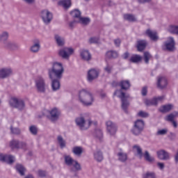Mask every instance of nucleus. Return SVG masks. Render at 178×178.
<instances>
[{
	"instance_id": "0e129e2a",
	"label": "nucleus",
	"mask_w": 178,
	"mask_h": 178,
	"mask_svg": "<svg viewBox=\"0 0 178 178\" xmlns=\"http://www.w3.org/2000/svg\"><path fill=\"white\" fill-rule=\"evenodd\" d=\"M152 0H138V3H148Z\"/></svg>"
},
{
	"instance_id": "6e6d98bb",
	"label": "nucleus",
	"mask_w": 178,
	"mask_h": 178,
	"mask_svg": "<svg viewBox=\"0 0 178 178\" xmlns=\"http://www.w3.org/2000/svg\"><path fill=\"white\" fill-rule=\"evenodd\" d=\"M168 134V130L166 129H160L156 132V136H165Z\"/></svg>"
},
{
	"instance_id": "4d7b16f0",
	"label": "nucleus",
	"mask_w": 178,
	"mask_h": 178,
	"mask_svg": "<svg viewBox=\"0 0 178 178\" xmlns=\"http://www.w3.org/2000/svg\"><path fill=\"white\" fill-rule=\"evenodd\" d=\"M38 175L40 177H45V176H47V172L42 170H39L38 171Z\"/></svg>"
},
{
	"instance_id": "f257e3e1",
	"label": "nucleus",
	"mask_w": 178,
	"mask_h": 178,
	"mask_svg": "<svg viewBox=\"0 0 178 178\" xmlns=\"http://www.w3.org/2000/svg\"><path fill=\"white\" fill-rule=\"evenodd\" d=\"M65 68L60 63H54L51 68L48 70L49 79L51 80V88L53 91H58L60 88V82L59 81L63 76Z\"/></svg>"
},
{
	"instance_id": "f704fd0d",
	"label": "nucleus",
	"mask_w": 178,
	"mask_h": 178,
	"mask_svg": "<svg viewBox=\"0 0 178 178\" xmlns=\"http://www.w3.org/2000/svg\"><path fill=\"white\" fill-rule=\"evenodd\" d=\"M118 54L116 51H108L106 54V58L108 59H115L118 58Z\"/></svg>"
},
{
	"instance_id": "338daca9",
	"label": "nucleus",
	"mask_w": 178,
	"mask_h": 178,
	"mask_svg": "<svg viewBox=\"0 0 178 178\" xmlns=\"http://www.w3.org/2000/svg\"><path fill=\"white\" fill-rule=\"evenodd\" d=\"M74 23H76L75 20L70 22L69 26H70V29H73V27H74Z\"/></svg>"
},
{
	"instance_id": "37998d69",
	"label": "nucleus",
	"mask_w": 178,
	"mask_h": 178,
	"mask_svg": "<svg viewBox=\"0 0 178 178\" xmlns=\"http://www.w3.org/2000/svg\"><path fill=\"white\" fill-rule=\"evenodd\" d=\"M104 70L106 73H108V74H111V73H112V71L113 70V65H112L109 63H107Z\"/></svg>"
},
{
	"instance_id": "6ab92c4d",
	"label": "nucleus",
	"mask_w": 178,
	"mask_h": 178,
	"mask_svg": "<svg viewBox=\"0 0 178 178\" xmlns=\"http://www.w3.org/2000/svg\"><path fill=\"white\" fill-rule=\"evenodd\" d=\"M81 58L83 60H86V62H90L92 59L91 53L88 50H82L80 52Z\"/></svg>"
},
{
	"instance_id": "f8f14e48",
	"label": "nucleus",
	"mask_w": 178,
	"mask_h": 178,
	"mask_svg": "<svg viewBox=\"0 0 178 178\" xmlns=\"http://www.w3.org/2000/svg\"><path fill=\"white\" fill-rule=\"evenodd\" d=\"M3 48L5 49H8V51H18L19 47L17 43L13 42L12 40H8L4 44H3Z\"/></svg>"
},
{
	"instance_id": "bb28decb",
	"label": "nucleus",
	"mask_w": 178,
	"mask_h": 178,
	"mask_svg": "<svg viewBox=\"0 0 178 178\" xmlns=\"http://www.w3.org/2000/svg\"><path fill=\"white\" fill-rule=\"evenodd\" d=\"M54 40L58 47H63L65 45V38L62 36L56 34L54 35Z\"/></svg>"
},
{
	"instance_id": "7c9ffc66",
	"label": "nucleus",
	"mask_w": 178,
	"mask_h": 178,
	"mask_svg": "<svg viewBox=\"0 0 178 178\" xmlns=\"http://www.w3.org/2000/svg\"><path fill=\"white\" fill-rule=\"evenodd\" d=\"M57 143L61 149H63V148H66V140L63 139V137H62V136L59 135L57 136Z\"/></svg>"
},
{
	"instance_id": "473e14b6",
	"label": "nucleus",
	"mask_w": 178,
	"mask_h": 178,
	"mask_svg": "<svg viewBox=\"0 0 178 178\" xmlns=\"http://www.w3.org/2000/svg\"><path fill=\"white\" fill-rule=\"evenodd\" d=\"M145 122L143 121V120H137L135 122L134 126L135 127H137L139 130H141L142 131L144 130V126H145Z\"/></svg>"
},
{
	"instance_id": "dca6fc26",
	"label": "nucleus",
	"mask_w": 178,
	"mask_h": 178,
	"mask_svg": "<svg viewBox=\"0 0 178 178\" xmlns=\"http://www.w3.org/2000/svg\"><path fill=\"white\" fill-rule=\"evenodd\" d=\"M41 48V44L40 42V40L36 39L33 40V44L30 47V51L33 54H37L40 51Z\"/></svg>"
},
{
	"instance_id": "a878e982",
	"label": "nucleus",
	"mask_w": 178,
	"mask_h": 178,
	"mask_svg": "<svg viewBox=\"0 0 178 178\" xmlns=\"http://www.w3.org/2000/svg\"><path fill=\"white\" fill-rule=\"evenodd\" d=\"M117 156L118 161H120V162H122L123 163H124V162H126L128 159L127 154L122 151L117 153Z\"/></svg>"
},
{
	"instance_id": "c03bdc74",
	"label": "nucleus",
	"mask_w": 178,
	"mask_h": 178,
	"mask_svg": "<svg viewBox=\"0 0 178 178\" xmlns=\"http://www.w3.org/2000/svg\"><path fill=\"white\" fill-rule=\"evenodd\" d=\"M169 33L178 35V26L171 25L168 29Z\"/></svg>"
},
{
	"instance_id": "58836bf2",
	"label": "nucleus",
	"mask_w": 178,
	"mask_h": 178,
	"mask_svg": "<svg viewBox=\"0 0 178 178\" xmlns=\"http://www.w3.org/2000/svg\"><path fill=\"white\" fill-rule=\"evenodd\" d=\"M91 22V19H90L89 17H80L79 19L78 23H81V24H83V26H88V24H90V22Z\"/></svg>"
},
{
	"instance_id": "a18cd8bd",
	"label": "nucleus",
	"mask_w": 178,
	"mask_h": 178,
	"mask_svg": "<svg viewBox=\"0 0 178 178\" xmlns=\"http://www.w3.org/2000/svg\"><path fill=\"white\" fill-rule=\"evenodd\" d=\"M144 158L147 162H154L155 161V159L149 155L148 151L145 152Z\"/></svg>"
},
{
	"instance_id": "a19ab883",
	"label": "nucleus",
	"mask_w": 178,
	"mask_h": 178,
	"mask_svg": "<svg viewBox=\"0 0 178 178\" xmlns=\"http://www.w3.org/2000/svg\"><path fill=\"white\" fill-rule=\"evenodd\" d=\"M19 140H13L10 142V147L12 149H19Z\"/></svg>"
},
{
	"instance_id": "49530a36",
	"label": "nucleus",
	"mask_w": 178,
	"mask_h": 178,
	"mask_svg": "<svg viewBox=\"0 0 178 178\" xmlns=\"http://www.w3.org/2000/svg\"><path fill=\"white\" fill-rule=\"evenodd\" d=\"M134 151H136L137 154L141 158L143 156V149L139 145H135L133 146Z\"/></svg>"
},
{
	"instance_id": "603ef678",
	"label": "nucleus",
	"mask_w": 178,
	"mask_h": 178,
	"mask_svg": "<svg viewBox=\"0 0 178 178\" xmlns=\"http://www.w3.org/2000/svg\"><path fill=\"white\" fill-rule=\"evenodd\" d=\"M89 44H98L99 42V37H92L90 38L88 40Z\"/></svg>"
},
{
	"instance_id": "b1692460",
	"label": "nucleus",
	"mask_w": 178,
	"mask_h": 178,
	"mask_svg": "<svg viewBox=\"0 0 178 178\" xmlns=\"http://www.w3.org/2000/svg\"><path fill=\"white\" fill-rule=\"evenodd\" d=\"M84 152V149L81 146H75L72 148V153L76 156H81L83 153Z\"/></svg>"
},
{
	"instance_id": "a211bd4d",
	"label": "nucleus",
	"mask_w": 178,
	"mask_h": 178,
	"mask_svg": "<svg viewBox=\"0 0 178 178\" xmlns=\"http://www.w3.org/2000/svg\"><path fill=\"white\" fill-rule=\"evenodd\" d=\"M164 45L167 51H170V52L175 51V39H173V38H170L169 40L165 42Z\"/></svg>"
},
{
	"instance_id": "20e7f679",
	"label": "nucleus",
	"mask_w": 178,
	"mask_h": 178,
	"mask_svg": "<svg viewBox=\"0 0 178 178\" xmlns=\"http://www.w3.org/2000/svg\"><path fill=\"white\" fill-rule=\"evenodd\" d=\"M75 122L76 123V126H79L81 130H87V129H88L92 123L91 120L88 118V115L87 114L78 117L75 120Z\"/></svg>"
},
{
	"instance_id": "aec40b11",
	"label": "nucleus",
	"mask_w": 178,
	"mask_h": 178,
	"mask_svg": "<svg viewBox=\"0 0 178 178\" xmlns=\"http://www.w3.org/2000/svg\"><path fill=\"white\" fill-rule=\"evenodd\" d=\"M165 98L164 96H161L159 97H154L152 99L150 100H146L145 104L147 105V106H150L151 105H154V106H156L158 105L159 101H162Z\"/></svg>"
},
{
	"instance_id": "69168bd1",
	"label": "nucleus",
	"mask_w": 178,
	"mask_h": 178,
	"mask_svg": "<svg viewBox=\"0 0 178 178\" xmlns=\"http://www.w3.org/2000/svg\"><path fill=\"white\" fill-rule=\"evenodd\" d=\"M170 123H172L174 129H177V122H176L175 120L174 121H171L170 122Z\"/></svg>"
},
{
	"instance_id": "39448f33",
	"label": "nucleus",
	"mask_w": 178,
	"mask_h": 178,
	"mask_svg": "<svg viewBox=\"0 0 178 178\" xmlns=\"http://www.w3.org/2000/svg\"><path fill=\"white\" fill-rule=\"evenodd\" d=\"M35 87L37 92L40 94H45L47 92V83L45 78L41 76H38L35 79Z\"/></svg>"
},
{
	"instance_id": "ddd939ff",
	"label": "nucleus",
	"mask_w": 178,
	"mask_h": 178,
	"mask_svg": "<svg viewBox=\"0 0 178 178\" xmlns=\"http://www.w3.org/2000/svg\"><path fill=\"white\" fill-rule=\"evenodd\" d=\"M157 158L161 161H169L170 159V154L165 149H160L156 152Z\"/></svg>"
},
{
	"instance_id": "5fc2aeb1",
	"label": "nucleus",
	"mask_w": 178,
	"mask_h": 178,
	"mask_svg": "<svg viewBox=\"0 0 178 178\" xmlns=\"http://www.w3.org/2000/svg\"><path fill=\"white\" fill-rule=\"evenodd\" d=\"M168 137L171 141H175V140H176V138L177 137V135L175 132H170Z\"/></svg>"
},
{
	"instance_id": "09e8293b",
	"label": "nucleus",
	"mask_w": 178,
	"mask_h": 178,
	"mask_svg": "<svg viewBox=\"0 0 178 178\" xmlns=\"http://www.w3.org/2000/svg\"><path fill=\"white\" fill-rule=\"evenodd\" d=\"M143 178H156V175L154 172H147L143 175Z\"/></svg>"
},
{
	"instance_id": "1a4fd4ad",
	"label": "nucleus",
	"mask_w": 178,
	"mask_h": 178,
	"mask_svg": "<svg viewBox=\"0 0 178 178\" xmlns=\"http://www.w3.org/2000/svg\"><path fill=\"white\" fill-rule=\"evenodd\" d=\"M74 52L72 48L69 47H63L58 51V56H60L63 59H66L69 60L70 58V55H72Z\"/></svg>"
},
{
	"instance_id": "052dcab7",
	"label": "nucleus",
	"mask_w": 178,
	"mask_h": 178,
	"mask_svg": "<svg viewBox=\"0 0 178 178\" xmlns=\"http://www.w3.org/2000/svg\"><path fill=\"white\" fill-rule=\"evenodd\" d=\"M23 2L27 3L28 5H33V3H35V0H22Z\"/></svg>"
},
{
	"instance_id": "3c124183",
	"label": "nucleus",
	"mask_w": 178,
	"mask_h": 178,
	"mask_svg": "<svg viewBox=\"0 0 178 178\" xmlns=\"http://www.w3.org/2000/svg\"><path fill=\"white\" fill-rule=\"evenodd\" d=\"M94 136L96 138H98V140H102V131H101V129H96L95 131Z\"/></svg>"
},
{
	"instance_id": "423d86ee",
	"label": "nucleus",
	"mask_w": 178,
	"mask_h": 178,
	"mask_svg": "<svg viewBox=\"0 0 178 178\" xmlns=\"http://www.w3.org/2000/svg\"><path fill=\"white\" fill-rule=\"evenodd\" d=\"M65 163L67 166H73L74 168H71V172H80L81 170V165L79 161L73 159L70 155L64 156Z\"/></svg>"
},
{
	"instance_id": "72a5a7b5",
	"label": "nucleus",
	"mask_w": 178,
	"mask_h": 178,
	"mask_svg": "<svg viewBox=\"0 0 178 178\" xmlns=\"http://www.w3.org/2000/svg\"><path fill=\"white\" fill-rule=\"evenodd\" d=\"M173 108V105L172 104H167L161 106V108L159 109L160 112L161 113H166L167 112H170L172 111V108Z\"/></svg>"
},
{
	"instance_id": "864d4df0",
	"label": "nucleus",
	"mask_w": 178,
	"mask_h": 178,
	"mask_svg": "<svg viewBox=\"0 0 178 178\" xmlns=\"http://www.w3.org/2000/svg\"><path fill=\"white\" fill-rule=\"evenodd\" d=\"M27 148V143L24 141L19 142V149H26Z\"/></svg>"
},
{
	"instance_id": "412c9836",
	"label": "nucleus",
	"mask_w": 178,
	"mask_h": 178,
	"mask_svg": "<svg viewBox=\"0 0 178 178\" xmlns=\"http://www.w3.org/2000/svg\"><path fill=\"white\" fill-rule=\"evenodd\" d=\"M146 35L152 40V41H158V33L155 31H151V29L146 30Z\"/></svg>"
},
{
	"instance_id": "4be33fe9",
	"label": "nucleus",
	"mask_w": 178,
	"mask_h": 178,
	"mask_svg": "<svg viewBox=\"0 0 178 178\" xmlns=\"http://www.w3.org/2000/svg\"><path fill=\"white\" fill-rule=\"evenodd\" d=\"M15 169H16L17 173H19V175H20V176L26 175V172L27 170L26 169V167L24 166L23 165H22L20 163H17L15 165Z\"/></svg>"
},
{
	"instance_id": "c9c22d12",
	"label": "nucleus",
	"mask_w": 178,
	"mask_h": 178,
	"mask_svg": "<svg viewBox=\"0 0 178 178\" xmlns=\"http://www.w3.org/2000/svg\"><path fill=\"white\" fill-rule=\"evenodd\" d=\"M124 20H127V22H130L131 23H134V22H137V19L136 18V17L131 14L124 15Z\"/></svg>"
},
{
	"instance_id": "393cba45",
	"label": "nucleus",
	"mask_w": 178,
	"mask_h": 178,
	"mask_svg": "<svg viewBox=\"0 0 178 178\" xmlns=\"http://www.w3.org/2000/svg\"><path fill=\"white\" fill-rule=\"evenodd\" d=\"M9 40V33L8 31H3L0 33V42L3 44V45L6 43Z\"/></svg>"
},
{
	"instance_id": "2f4dec72",
	"label": "nucleus",
	"mask_w": 178,
	"mask_h": 178,
	"mask_svg": "<svg viewBox=\"0 0 178 178\" xmlns=\"http://www.w3.org/2000/svg\"><path fill=\"white\" fill-rule=\"evenodd\" d=\"M143 60V57L138 54H135L131 57L129 62L132 63H138Z\"/></svg>"
},
{
	"instance_id": "79ce46f5",
	"label": "nucleus",
	"mask_w": 178,
	"mask_h": 178,
	"mask_svg": "<svg viewBox=\"0 0 178 178\" xmlns=\"http://www.w3.org/2000/svg\"><path fill=\"white\" fill-rule=\"evenodd\" d=\"M151 58H152V56L151 55V54H149V52H148V51L144 52L143 59L145 60V63L148 65L149 63V59H151Z\"/></svg>"
},
{
	"instance_id": "c756f323",
	"label": "nucleus",
	"mask_w": 178,
	"mask_h": 178,
	"mask_svg": "<svg viewBox=\"0 0 178 178\" xmlns=\"http://www.w3.org/2000/svg\"><path fill=\"white\" fill-rule=\"evenodd\" d=\"M146 47H147V41L145 40L138 41L137 48L139 52H143V51L145 49Z\"/></svg>"
},
{
	"instance_id": "ea45409f",
	"label": "nucleus",
	"mask_w": 178,
	"mask_h": 178,
	"mask_svg": "<svg viewBox=\"0 0 178 178\" xmlns=\"http://www.w3.org/2000/svg\"><path fill=\"white\" fill-rule=\"evenodd\" d=\"M11 134H15V136H20L22 134V130L17 127H13L11 126L10 128Z\"/></svg>"
},
{
	"instance_id": "de8ad7c7",
	"label": "nucleus",
	"mask_w": 178,
	"mask_h": 178,
	"mask_svg": "<svg viewBox=\"0 0 178 178\" xmlns=\"http://www.w3.org/2000/svg\"><path fill=\"white\" fill-rule=\"evenodd\" d=\"M29 131L33 136H37L38 134V128L35 125L29 127Z\"/></svg>"
},
{
	"instance_id": "bf43d9fd",
	"label": "nucleus",
	"mask_w": 178,
	"mask_h": 178,
	"mask_svg": "<svg viewBox=\"0 0 178 178\" xmlns=\"http://www.w3.org/2000/svg\"><path fill=\"white\" fill-rule=\"evenodd\" d=\"M121 42H122V41L119 38L114 40V44L115 45V47H120Z\"/></svg>"
},
{
	"instance_id": "0eeeda50",
	"label": "nucleus",
	"mask_w": 178,
	"mask_h": 178,
	"mask_svg": "<svg viewBox=\"0 0 178 178\" xmlns=\"http://www.w3.org/2000/svg\"><path fill=\"white\" fill-rule=\"evenodd\" d=\"M9 104L12 108H15L18 111H24L26 108V102L22 99H17L16 97H12L9 100Z\"/></svg>"
},
{
	"instance_id": "9d476101",
	"label": "nucleus",
	"mask_w": 178,
	"mask_h": 178,
	"mask_svg": "<svg viewBox=\"0 0 178 178\" xmlns=\"http://www.w3.org/2000/svg\"><path fill=\"white\" fill-rule=\"evenodd\" d=\"M106 126L107 133H108L110 136H115V134H116L118 131V124L111 120H108L106 122Z\"/></svg>"
},
{
	"instance_id": "2eb2a0df",
	"label": "nucleus",
	"mask_w": 178,
	"mask_h": 178,
	"mask_svg": "<svg viewBox=\"0 0 178 178\" xmlns=\"http://www.w3.org/2000/svg\"><path fill=\"white\" fill-rule=\"evenodd\" d=\"M168 86V79L165 76H159L157 79V87L160 90H163Z\"/></svg>"
},
{
	"instance_id": "f3484780",
	"label": "nucleus",
	"mask_w": 178,
	"mask_h": 178,
	"mask_svg": "<svg viewBox=\"0 0 178 178\" xmlns=\"http://www.w3.org/2000/svg\"><path fill=\"white\" fill-rule=\"evenodd\" d=\"M99 73L95 69H91L88 72V81H92L95 79L98 78Z\"/></svg>"
},
{
	"instance_id": "5701e85b",
	"label": "nucleus",
	"mask_w": 178,
	"mask_h": 178,
	"mask_svg": "<svg viewBox=\"0 0 178 178\" xmlns=\"http://www.w3.org/2000/svg\"><path fill=\"white\" fill-rule=\"evenodd\" d=\"M49 113L51 115L50 119L51 122H55L59 118V111L57 108H53L51 111H49Z\"/></svg>"
},
{
	"instance_id": "774afa93",
	"label": "nucleus",
	"mask_w": 178,
	"mask_h": 178,
	"mask_svg": "<svg viewBox=\"0 0 178 178\" xmlns=\"http://www.w3.org/2000/svg\"><path fill=\"white\" fill-rule=\"evenodd\" d=\"M175 161L176 163H178V150L175 156Z\"/></svg>"
},
{
	"instance_id": "4468645a",
	"label": "nucleus",
	"mask_w": 178,
	"mask_h": 178,
	"mask_svg": "<svg viewBox=\"0 0 178 178\" xmlns=\"http://www.w3.org/2000/svg\"><path fill=\"white\" fill-rule=\"evenodd\" d=\"M12 74H13V70L11 68L6 67L0 69V79H8Z\"/></svg>"
},
{
	"instance_id": "680f3d73",
	"label": "nucleus",
	"mask_w": 178,
	"mask_h": 178,
	"mask_svg": "<svg viewBox=\"0 0 178 178\" xmlns=\"http://www.w3.org/2000/svg\"><path fill=\"white\" fill-rule=\"evenodd\" d=\"M147 92L148 90H147V86L143 87L142 89V95H143V97H145V95H147Z\"/></svg>"
},
{
	"instance_id": "e433bc0d",
	"label": "nucleus",
	"mask_w": 178,
	"mask_h": 178,
	"mask_svg": "<svg viewBox=\"0 0 178 178\" xmlns=\"http://www.w3.org/2000/svg\"><path fill=\"white\" fill-rule=\"evenodd\" d=\"M70 15L74 19H79V20L81 17V12L77 9L71 11Z\"/></svg>"
},
{
	"instance_id": "c85d7f7f",
	"label": "nucleus",
	"mask_w": 178,
	"mask_h": 178,
	"mask_svg": "<svg viewBox=\"0 0 178 178\" xmlns=\"http://www.w3.org/2000/svg\"><path fill=\"white\" fill-rule=\"evenodd\" d=\"M176 118H178V111H174L168 115L165 118V120H166V122H173Z\"/></svg>"
},
{
	"instance_id": "9b49d317",
	"label": "nucleus",
	"mask_w": 178,
	"mask_h": 178,
	"mask_svg": "<svg viewBox=\"0 0 178 178\" xmlns=\"http://www.w3.org/2000/svg\"><path fill=\"white\" fill-rule=\"evenodd\" d=\"M0 161L5 162L6 163H8V165H12L13 163H15V156L10 154H3L1 153Z\"/></svg>"
},
{
	"instance_id": "13d9d810",
	"label": "nucleus",
	"mask_w": 178,
	"mask_h": 178,
	"mask_svg": "<svg viewBox=\"0 0 178 178\" xmlns=\"http://www.w3.org/2000/svg\"><path fill=\"white\" fill-rule=\"evenodd\" d=\"M138 115L140 117V118H148V113H145L144 111H140L138 113Z\"/></svg>"
},
{
	"instance_id": "7ed1b4c3",
	"label": "nucleus",
	"mask_w": 178,
	"mask_h": 178,
	"mask_svg": "<svg viewBox=\"0 0 178 178\" xmlns=\"http://www.w3.org/2000/svg\"><path fill=\"white\" fill-rule=\"evenodd\" d=\"M79 101L83 106H91L94 102L92 93L85 89L81 90L79 93Z\"/></svg>"
},
{
	"instance_id": "e2e57ef3",
	"label": "nucleus",
	"mask_w": 178,
	"mask_h": 178,
	"mask_svg": "<svg viewBox=\"0 0 178 178\" xmlns=\"http://www.w3.org/2000/svg\"><path fill=\"white\" fill-rule=\"evenodd\" d=\"M157 166L161 169V170L165 169V163H157Z\"/></svg>"
},
{
	"instance_id": "6e6552de",
	"label": "nucleus",
	"mask_w": 178,
	"mask_h": 178,
	"mask_svg": "<svg viewBox=\"0 0 178 178\" xmlns=\"http://www.w3.org/2000/svg\"><path fill=\"white\" fill-rule=\"evenodd\" d=\"M40 17L46 26L51 24L54 15L48 10H43L40 12Z\"/></svg>"
},
{
	"instance_id": "f03ea898",
	"label": "nucleus",
	"mask_w": 178,
	"mask_h": 178,
	"mask_svg": "<svg viewBox=\"0 0 178 178\" xmlns=\"http://www.w3.org/2000/svg\"><path fill=\"white\" fill-rule=\"evenodd\" d=\"M119 87H120V89L116 90L114 92V95H116L118 92H120V95H118V97L120 98L122 102V109H123L125 113H127V108L130 106V103L129 102L127 99L130 98V95L125 94L123 92V90L124 91H127V90H129L130 87H131V84H130V81L129 80H122L119 82Z\"/></svg>"
},
{
	"instance_id": "8fccbe9b",
	"label": "nucleus",
	"mask_w": 178,
	"mask_h": 178,
	"mask_svg": "<svg viewBox=\"0 0 178 178\" xmlns=\"http://www.w3.org/2000/svg\"><path fill=\"white\" fill-rule=\"evenodd\" d=\"M131 133L134 134V136H140V134L143 133V131L134 125L131 129Z\"/></svg>"
},
{
	"instance_id": "4c0bfd02",
	"label": "nucleus",
	"mask_w": 178,
	"mask_h": 178,
	"mask_svg": "<svg viewBox=\"0 0 178 178\" xmlns=\"http://www.w3.org/2000/svg\"><path fill=\"white\" fill-rule=\"evenodd\" d=\"M94 157L97 162H101L104 159L102 152L99 150L94 153Z\"/></svg>"
},
{
	"instance_id": "cd10ccee",
	"label": "nucleus",
	"mask_w": 178,
	"mask_h": 178,
	"mask_svg": "<svg viewBox=\"0 0 178 178\" xmlns=\"http://www.w3.org/2000/svg\"><path fill=\"white\" fill-rule=\"evenodd\" d=\"M58 5L60 6H63L64 9H69L72 6V1L71 0H61L58 1Z\"/></svg>"
}]
</instances>
